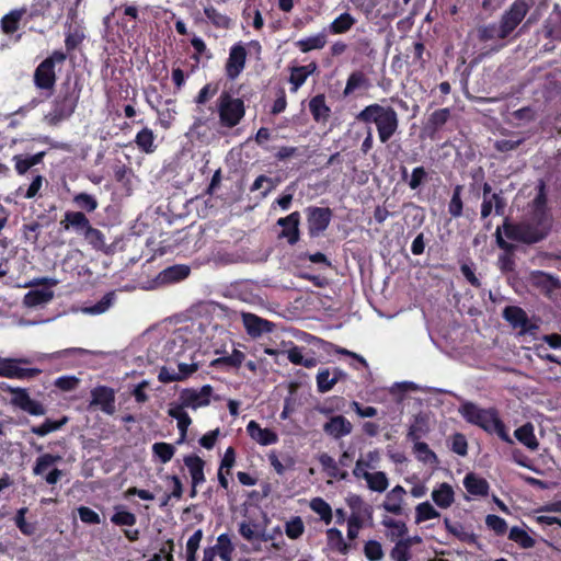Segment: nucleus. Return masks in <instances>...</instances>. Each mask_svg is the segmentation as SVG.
<instances>
[{"label":"nucleus","mask_w":561,"mask_h":561,"mask_svg":"<svg viewBox=\"0 0 561 561\" xmlns=\"http://www.w3.org/2000/svg\"><path fill=\"white\" fill-rule=\"evenodd\" d=\"M316 70L317 65L314 62H310L306 66L293 67L289 77L291 92H297L298 89L306 82L307 78Z\"/></svg>","instance_id":"c756f323"},{"label":"nucleus","mask_w":561,"mask_h":561,"mask_svg":"<svg viewBox=\"0 0 561 561\" xmlns=\"http://www.w3.org/2000/svg\"><path fill=\"white\" fill-rule=\"evenodd\" d=\"M184 463L187 467L192 478V496L195 495V489L205 482L204 476V460L198 456H187L184 458Z\"/></svg>","instance_id":"a878e982"},{"label":"nucleus","mask_w":561,"mask_h":561,"mask_svg":"<svg viewBox=\"0 0 561 561\" xmlns=\"http://www.w3.org/2000/svg\"><path fill=\"white\" fill-rule=\"evenodd\" d=\"M360 479L366 481L367 488L370 491L382 493L389 486V480L383 471H371Z\"/></svg>","instance_id":"72a5a7b5"},{"label":"nucleus","mask_w":561,"mask_h":561,"mask_svg":"<svg viewBox=\"0 0 561 561\" xmlns=\"http://www.w3.org/2000/svg\"><path fill=\"white\" fill-rule=\"evenodd\" d=\"M305 531V525L299 516L290 518L285 524V534L290 539H298Z\"/></svg>","instance_id":"680f3d73"},{"label":"nucleus","mask_w":561,"mask_h":561,"mask_svg":"<svg viewBox=\"0 0 561 561\" xmlns=\"http://www.w3.org/2000/svg\"><path fill=\"white\" fill-rule=\"evenodd\" d=\"M61 457L58 455L44 454L36 459L33 472L36 476L44 474L55 463L59 462Z\"/></svg>","instance_id":"6e6d98bb"},{"label":"nucleus","mask_w":561,"mask_h":561,"mask_svg":"<svg viewBox=\"0 0 561 561\" xmlns=\"http://www.w3.org/2000/svg\"><path fill=\"white\" fill-rule=\"evenodd\" d=\"M111 522L117 526H134L137 522L136 515L126 511L123 506H115Z\"/></svg>","instance_id":"603ef678"},{"label":"nucleus","mask_w":561,"mask_h":561,"mask_svg":"<svg viewBox=\"0 0 561 561\" xmlns=\"http://www.w3.org/2000/svg\"><path fill=\"white\" fill-rule=\"evenodd\" d=\"M412 442L414 443L413 453L419 461L430 466H436L438 463L436 454L426 443L421 442V439Z\"/></svg>","instance_id":"58836bf2"},{"label":"nucleus","mask_w":561,"mask_h":561,"mask_svg":"<svg viewBox=\"0 0 561 561\" xmlns=\"http://www.w3.org/2000/svg\"><path fill=\"white\" fill-rule=\"evenodd\" d=\"M446 530L463 542H473L476 537L472 530L459 522H451L449 518L444 519Z\"/></svg>","instance_id":"473e14b6"},{"label":"nucleus","mask_w":561,"mask_h":561,"mask_svg":"<svg viewBox=\"0 0 561 561\" xmlns=\"http://www.w3.org/2000/svg\"><path fill=\"white\" fill-rule=\"evenodd\" d=\"M345 377L346 374L339 368H334L332 370L329 368L319 370L317 374L318 391L321 393L330 391L339 380L344 379Z\"/></svg>","instance_id":"4be33fe9"},{"label":"nucleus","mask_w":561,"mask_h":561,"mask_svg":"<svg viewBox=\"0 0 561 561\" xmlns=\"http://www.w3.org/2000/svg\"><path fill=\"white\" fill-rule=\"evenodd\" d=\"M73 202L78 207L89 213L94 211L98 208L96 199L92 195L87 193H80L76 195Z\"/></svg>","instance_id":"774afa93"},{"label":"nucleus","mask_w":561,"mask_h":561,"mask_svg":"<svg viewBox=\"0 0 561 561\" xmlns=\"http://www.w3.org/2000/svg\"><path fill=\"white\" fill-rule=\"evenodd\" d=\"M309 108L316 121H324L329 116V107L325 105L324 98L322 95H317L311 99L309 103Z\"/></svg>","instance_id":"864d4df0"},{"label":"nucleus","mask_w":561,"mask_h":561,"mask_svg":"<svg viewBox=\"0 0 561 561\" xmlns=\"http://www.w3.org/2000/svg\"><path fill=\"white\" fill-rule=\"evenodd\" d=\"M404 494L405 490L401 485H396L386 494L385 501L382 503V508L388 513L401 515L403 511L402 505Z\"/></svg>","instance_id":"bb28decb"},{"label":"nucleus","mask_w":561,"mask_h":561,"mask_svg":"<svg viewBox=\"0 0 561 561\" xmlns=\"http://www.w3.org/2000/svg\"><path fill=\"white\" fill-rule=\"evenodd\" d=\"M459 413L468 423L488 433H495L505 443L513 444V439L494 409H481L472 402H465L459 407Z\"/></svg>","instance_id":"f257e3e1"},{"label":"nucleus","mask_w":561,"mask_h":561,"mask_svg":"<svg viewBox=\"0 0 561 561\" xmlns=\"http://www.w3.org/2000/svg\"><path fill=\"white\" fill-rule=\"evenodd\" d=\"M204 14L209 22H211L214 25L218 27L226 28L230 24L229 18L225 14H221L217 9H215L211 5L206 7L204 9Z\"/></svg>","instance_id":"e2e57ef3"},{"label":"nucleus","mask_w":561,"mask_h":561,"mask_svg":"<svg viewBox=\"0 0 561 561\" xmlns=\"http://www.w3.org/2000/svg\"><path fill=\"white\" fill-rule=\"evenodd\" d=\"M66 60V54L56 50L48 58L39 64L37 67L34 81L39 89H50L54 87L56 81L55 65L62 64Z\"/></svg>","instance_id":"9d476101"},{"label":"nucleus","mask_w":561,"mask_h":561,"mask_svg":"<svg viewBox=\"0 0 561 561\" xmlns=\"http://www.w3.org/2000/svg\"><path fill=\"white\" fill-rule=\"evenodd\" d=\"M43 153H36L31 157L14 156L15 170L19 174H24L33 165L38 164L42 161Z\"/></svg>","instance_id":"4d7b16f0"},{"label":"nucleus","mask_w":561,"mask_h":561,"mask_svg":"<svg viewBox=\"0 0 561 561\" xmlns=\"http://www.w3.org/2000/svg\"><path fill=\"white\" fill-rule=\"evenodd\" d=\"M218 114L220 124L232 128L240 123L245 114L244 103L241 99L224 93L218 100Z\"/></svg>","instance_id":"0eeeda50"},{"label":"nucleus","mask_w":561,"mask_h":561,"mask_svg":"<svg viewBox=\"0 0 561 561\" xmlns=\"http://www.w3.org/2000/svg\"><path fill=\"white\" fill-rule=\"evenodd\" d=\"M531 0H514L511 5L503 12L500 24L502 25V34L511 35L516 27L524 21L531 8Z\"/></svg>","instance_id":"1a4fd4ad"},{"label":"nucleus","mask_w":561,"mask_h":561,"mask_svg":"<svg viewBox=\"0 0 561 561\" xmlns=\"http://www.w3.org/2000/svg\"><path fill=\"white\" fill-rule=\"evenodd\" d=\"M516 439L529 448L530 450H536L538 448V440L535 436L534 426L530 423L524 424L518 427L514 433Z\"/></svg>","instance_id":"e433bc0d"},{"label":"nucleus","mask_w":561,"mask_h":561,"mask_svg":"<svg viewBox=\"0 0 561 561\" xmlns=\"http://www.w3.org/2000/svg\"><path fill=\"white\" fill-rule=\"evenodd\" d=\"M382 526L386 528V536L391 541L405 540L408 536V527L404 522L394 519L390 516H383L381 520Z\"/></svg>","instance_id":"393cba45"},{"label":"nucleus","mask_w":561,"mask_h":561,"mask_svg":"<svg viewBox=\"0 0 561 561\" xmlns=\"http://www.w3.org/2000/svg\"><path fill=\"white\" fill-rule=\"evenodd\" d=\"M242 323L245 328L247 333L251 337H259L263 333L272 332L274 329V324L265 319H262L250 312L241 313Z\"/></svg>","instance_id":"dca6fc26"},{"label":"nucleus","mask_w":561,"mask_h":561,"mask_svg":"<svg viewBox=\"0 0 561 561\" xmlns=\"http://www.w3.org/2000/svg\"><path fill=\"white\" fill-rule=\"evenodd\" d=\"M79 100V91L76 88L68 87L61 91L53 104L51 111L46 115V119L51 124H57L71 116Z\"/></svg>","instance_id":"423d86ee"},{"label":"nucleus","mask_w":561,"mask_h":561,"mask_svg":"<svg viewBox=\"0 0 561 561\" xmlns=\"http://www.w3.org/2000/svg\"><path fill=\"white\" fill-rule=\"evenodd\" d=\"M463 486L471 495L484 496L489 493L490 485L488 481L476 473H468L463 478Z\"/></svg>","instance_id":"7c9ffc66"},{"label":"nucleus","mask_w":561,"mask_h":561,"mask_svg":"<svg viewBox=\"0 0 561 561\" xmlns=\"http://www.w3.org/2000/svg\"><path fill=\"white\" fill-rule=\"evenodd\" d=\"M368 87L369 81L367 77L360 71H355L351 73L347 79L346 87L344 89V95H350L356 90L367 89Z\"/></svg>","instance_id":"a18cd8bd"},{"label":"nucleus","mask_w":561,"mask_h":561,"mask_svg":"<svg viewBox=\"0 0 561 561\" xmlns=\"http://www.w3.org/2000/svg\"><path fill=\"white\" fill-rule=\"evenodd\" d=\"M203 539V530L197 529L187 539L185 547V561H197V551Z\"/></svg>","instance_id":"8fccbe9b"},{"label":"nucleus","mask_w":561,"mask_h":561,"mask_svg":"<svg viewBox=\"0 0 561 561\" xmlns=\"http://www.w3.org/2000/svg\"><path fill=\"white\" fill-rule=\"evenodd\" d=\"M327 44V35L324 32L301 38L295 43V45L302 53H308L314 49H321Z\"/></svg>","instance_id":"4c0bfd02"},{"label":"nucleus","mask_w":561,"mask_h":561,"mask_svg":"<svg viewBox=\"0 0 561 561\" xmlns=\"http://www.w3.org/2000/svg\"><path fill=\"white\" fill-rule=\"evenodd\" d=\"M168 414L172 419L176 420L178 430L180 432L178 444L184 443L186 439L188 426L192 423L190 415L185 412L183 405H179L176 403H171L169 405Z\"/></svg>","instance_id":"b1692460"},{"label":"nucleus","mask_w":561,"mask_h":561,"mask_svg":"<svg viewBox=\"0 0 561 561\" xmlns=\"http://www.w3.org/2000/svg\"><path fill=\"white\" fill-rule=\"evenodd\" d=\"M355 23V18L352 16L350 13L344 12L331 22V24L329 25V31L332 34H343L350 31Z\"/></svg>","instance_id":"79ce46f5"},{"label":"nucleus","mask_w":561,"mask_h":561,"mask_svg":"<svg viewBox=\"0 0 561 561\" xmlns=\"http://www.w3.org/2000/svg\"><path fill=\"white\" fill-rule=\"evenodd\" d=\"M432 417L428 413H419L414 415L412 423L409 426L408 438L410 440H420L423 436L427 435L431 431Z\"/></svg>","instance_id":"412c9836"},{"label":"nucleus","mask_w":561,"mask_h":561,"mask_svg":"<svg viewBox=\"0 0 561 561\" xmlns=\"http://www.w3.org/2000/svg\"><path fill=\"white\" fill-rule=\"evenodd\" d=\"M213 388L205 385L199 389L186 388L180 392L179 405L193 410L207 407L211 401Z\"/></svg>","instance_id":"f8f14e48"},{"label":"nucleus","mask_w":561,"mask_h":561,"mask_svg":"<svg viewBox=\"0 0 561 561\" xmlns=\"http://www.w3.org/2000/svg\"><path fill=\"white\" fill-rule=\"evenodd\" d=\"M123 18L119 20V26L125 34H130L136 30V21L139 16V11L135 5H123Z\"/></svg>","instance_id":"ea45409f"},{"label":"nucleus","mask_w":561,"mask_h":561,"mask_svg":"<svg viewBox=\"0 0 561 561\" xmlns=\"http://www.w3.org/2000/svg\"><path fill=\"white\" fill-rule=\"evenodd\" d=\"M114 299H115V294L107 293L106 295L103 296V298L100 301H98L96 304H94L92 306L82 308L81 311H82V313L92 314V316L102 314L111 308V306L114 302Z\"/></svg>","instance_id":"de8ad7c7"},{"label":"nucleus","mask_w":561,"mask_h":561,"mask_svg":"<svg viewBox=\"0 0 561 561\" xmlns=\"http://www.w3.org/2000/svg\"><path fill=\"white\" fill-rule=\"evenodd\" d=\"M420 541L419 537L405 538V540L394 541V547L391 550V558L394 561H409L410 560V548L414 542Z\"/></svg>","instance_id":"a19ab883"},{"label":"nucleus","mask_w":561,"mask_h":561,"mask_svg":"<svg viewBox=\"0 0 561 561\" xmlns=\"http://www.w3.org/2000/svg\"><path fill=\"white\" fill-rule=\"evenodd\" d=\"M190 267L184 264L173 265L161 271L157 276L160 285H167L185 279L190 274Z\"/></svg>","instance_id":"c85d7f7f"},{"label":"nucleus","mask_w":561,"mask_h":561,"mask_svg":"<svg viewBox=\"0 0 561 561\" xmlns=\"http://www.w3.org/2000/svg\"><path fill=\"white\" fill-rule=\"evenodd\" d=\"M60 225L65 230L72 229L79 234H83L90 227V221L81 211H66Z\"/></svg>","instance_id":"5701e85b"},{"label":"nucleus","mask_w":561,"mask_h":561,"mask_svg":"<svg viewBox=\"0 0 561 561\" xmlns=\"http://www.w3.org/2000/svg\"><path fill=\"white\" fill-rule=\"evenodd\" d=\"M23 11H11L5 14L1 20L2 31L7 34L13 33L18 30L19 21L21 20Z\"/></svg>","instance_id":"0e129e2a"},{"label":"nucleus","mask_w":561,"mask_h":561,"mask_svg":"<svg viewBox=\"0 0 561 561\" xmlns=\"http://www.w3.org/2000/svg\"><path fill=\"white\" fill-rule=\"evenodd\" d=\"M508 538L524 549L533 548L536 543L525 529L517 526L511 528Z\"/></svg>","instance_id":"09e8293b"},{"label":"nucleus","mask_w":561,"mask_h":561,"mask_svg":"<svg viewBox=\"0 0 561 561\" xmlns=\"http://www.w3.org/2000/svg\"><path fill=\"white\" fill-rule=\"evenodd\" d=\"M284 352H286L288 360L294 365H301L306 368H312L317 365L314 357L305 358L302 355V348L295 344H285Z\"/></svg>","instance_id":"2f4dec72"},{"label":"nucleus","mask_w":561,"mask_h":561,"mask_svg":"<svg viewBox=\"0 0 561 561\" xmlns=\"http://www.w3.org/2000/svg\"><path fill=\"white\" fill-rule=\"evenodd\" d=\"M99 407L105 414L115 413V392L113 389L100 386L91 391L90 407Z\"/></svg>","instance_id":"2eb2a0df"},{"label":"nucleus","mask_w":561,"mask_h":561,"mask_svg":"<svg viewBox=\"0 0 561 561\" xmlns=\"http://www.w3.org/2000/svg\"><path fill=\"white\" fill-rule=\"evenodd\" d=\"M1 389L11 393L12 397L10 399V403L14 408L20 409L21 411L26 412L32 416H42L46 413V408L44 404L31 398L26 388L12 387L10 385L3 383Z\"/></svg>","instance_id":"6e6552de"},{"label":"nucleus","mask_w":561,"mask_h":561,"mask_svg":"<svg viewBox=\"0 0 561 561\" xmlns=\"http://www.w3.org/2000/svg\"><path fill=\"white\" fill-rule=\"evenodd\" d=\"M221 561H232L234 545L228 534H221L215 546H211Z\"/></svg>","instance_id":"c9c22d12"},{"label":"nucleus","mask_w":561,"mask_h":561,"mask_svg":"<svg viewBox=\"0 0 561 561\" xmlns=\"http://www.w3.org/2000/svg\"><path fill=\"white\" fill-rule=\"evenodd\" d=\"M328 547L341 554H346L350 550V545L345 541L342 531L337 528H329L327 530Z\"/></svg>","instance_id":"f704fd0d"},{"label":"nucleus","mask_w":561,"mask_h":561,"mask_svg":"<svg viewBox=\"0 0 561 561\" xmlns=\"http://www.w3.org/2000/svg\"><path fill=\"white\" fill-rule=\"evenodd\" d=\"M503 316L514 327H524L527 322L526 313L518 307H506Z\"/></svg>","instance_id":"bf43d9fd"},{"label":"nucleus","mask_w":561,"mask_h":561,"mask_svg":"<svg viewBox=\"0 0 561 561\" xmlns=\"http://www.w3.org/2000/svg\"><path fill=\"white\" fill-rule=\"evenodd\" d=\"M365 557L369 561H380L383 558V550L377 540H368L364 546Z\"/></svg>","instance_id":"338daca9"},{"label":"nucleus","mask_w":561,"mask_h":561,"mask_svg":"<svg viewBox=\"0 0 561 561\" xmlns=\"http://www.w3.org/2000/svg\"><path fill=\"white\" fill-rule=\"evenodd\" d=\"M357 119L374 123L380 142L386 144L398 130L399 117L391 106L370 104L357 114Z\"/></svg>","instance_id":"f03ea898"},{"label":"nucleus","mask_w":561,"mask_h":561,"mask_svg":"<svg viewBox=\"0 0 561 561\" xmlns=\"http://www.w3.org/2000/svg\"><path fill=\"white\" fill-rule=\"evenodd\" d=\"M57 284L58 280L56 278L43 277L33 279L30 285L34 288L24 295L23 305L28 308H36L49 304L55 296L53 288Z\"/></svg>","instance_id":"20e7f679"},{"label":"nucleus","mask_w":561,"mask_h":561,"mask_svg":"<svg viewBox=\"0 0 561 561\" xmlns=\"http://www.w3.org/2000/svg\"><path fill=\"white\" fill-rule=\"evenodd\" d=\"M543 32L548 38H561V13L553 12L549 15L543 26Z\"/></svg>","instance_id":"49530a36"},{"label":"nucleus","mask_w":561,"mask_h":561,"mask_svg":"<svg viewBox=\"0 0 561 561\" xmlns=\"http://www.w3.org/2000/svg\"><path fill=\"white\" fill-rule=\"evenodd\" d=\"M535 206L540 216L537 226L533 227L528 224L512 225L504 222L503 230L508 239L534 243L545 238L550 229V219L542 211L543 198L541 194L535 199Z\"/></svg>","instance_id":"7ed1b4c3"},{"label":"nucleus","mask_w":561,"mask_h":561,"mask_svg":"<svg viewBox=\"0 0 561 561\" xmlns=\"http://www.w3.org/2000/svg\"><path fill=\"white\" fill-rule=\"evenodd\" d=\"M310 508L329 525L332 522V508L323 499L314 497L310 501Z\"/></svg>","instance_id":"3c124183"},{"label":"nucleus","mask_w":561,"mask_h":561,"mask_svg":"<svg viewBox=\"0 0 561 561\" xmlns=\"http://www.w3.org/2000/svg\"><path fill=\"white\" fill-rule=\"evenodd\" d=\"M455 490L447 483H438L431 493V497L435 505L442 510L449 508L455 503Z\"/></svg>","instance_id":"aec40b11"},{"label":"nucleus","mask_w":561,"mask_h":561,"mask_svg":"<svg viewBox=\"0 0 561 561\" xmlns=\"http://www.w3.org/2000/svg\"><path fill=\"white\" fill-rule=\"evenodd\" d=\"M364 525L363 518L359 513L353 512L347 518V538L355 540L358 537L359 530Z\"/></svg>","instance_id":"69168bd1"},{"label":"nucleus","mask_w":561,"mask_h":561,"mask_svg":"<svg viewBox=\"0 0 561 561\" xmlns=\"http://www.w3.org/2000/svg\"><path fill=\"white\" fill-rule=\"evenodd\" d=\"M249 436L261 446H268L278 442V435L271 428H263L256 421H250L247 425Z\"/></svg>","instance_id":"a211bd4d"},{"label":"nucleus","mask_w":561,"mask_h":561,"mask_svg":"<svg viewBox=\"0 0 561 561\" xmlns=\"http://www.w3.org/2000/svg\"><path fill=\"white\" fill-rule=\"evenodd\" d=\"M380 462V453L377 449L369 450L366 454L359 456L356 460L355 467L353 469V476L356 479H360L365 474L376 471L377 467Z\"/></svg>","instance_id":"f3484780"},{"label":"nucleus","mask_w":561,"mask_h":561,"mask_svg":"<svg viewBox=\"0 0 561 561\" xmlns=\"http://www.w3.org/2000/svg\"><path fill=\"white\" fill-rule=\"evenodd\" d=\"M199 365L194 357L190 362L178 360L176 364H168L160 368L158 379L163 382L182 381L192 376Z\"/></svg>","instance_id":"9b49d317"},{"label":"nucleus","mask_w":561,"mask_h":561,"mask_svg":"<svg viewBox=\"0 0 561 561\" xmlns=\"http://www.w3.org/2000/svg\"><path fill=\"white\" fill-rule=\"evenodd\" d=\"M152 453L162 463H167L173 458L175 447L168 443H154L152 445Z\"/></svg>","instance_id":"13d9d810"},{"label":"nucleus","mask_w":561,"mask_h":561,"mask_svg":"<svg viewBox=\"0 0 561 561\" xmlns=\"http://www.w3.org/2000/svg\"><path fill=\"white\" fill-rule=\"evenodd\" d=\"M331 221V210L323 207H309L307 208V222L309 233L312 237L319 236L323 232Z\"/></svg>","instance_id":"4468645a"},{"label":"nucleus","mask_w":561,"mask_h":561,"mask_svg":"<svg viewBox=\"0 0 561 561\" xmlns=\"http://www.w3.org/2000/svg\"><path fill=\"white\" fill-rule=\"evenodd\" d=\"M323 431L327 435L339 439L350 435L353 431V425L343 415H335L331 416L329 421L323 424Z\"/></svg>","instance_id":"6ab92c4d"},{"label":"nucleus","mask_w":561,"mask_h":561,"mask_svg":"<svg viewBox=\"0 0 561 561\" xmlns=\"http://www.w3.org/2000/svg\"><path fill=\"white\" fill-rule=\"evenodd\" d=\"M299 221L300 215L298 211H294L287 217L279 218L277 221V224L284 228L282 236L287 238L290 244L296 243L299 239Z\"/></svg>","instance_id":"cd10ccee"},{"label":"nucleus","mask_w":561,"mask_h":561,"mask_svg":"<svg viewBox=\"0 0 561 561\" xmlns=\"http://www.w3.org/2000/svg\"><path fill=\"white\" fill-rule=\"evenodd\" d=\"M67 417H64L62 420L60 421H51V420H46L43 424H41L39 426H33L31 428V432L37 436H45L51 432H55L57 430H59L64 424L67 423Z\"/></svg>","instance_id":"052dcab7"},{"label":"nucleus","mask_w":561,"mask_h":561,"mask_svg":"<svg viewBox=\"0 0 561 561\" xmlns=\"http://www.w3.org/2000/svg\"><path fill=\"white\" fill-rule=\"evenodd\" d=\"M247 55L243 43H237L230 47L229 56L225 65L228 79L234 80L240 76L245 67Z\"/></svg>","instance_id":"ddd939ff"},{"label":"nucleus","mask_w":561,"mask_h":561,"mask_svg":"<svg viewBox=\"0 0 561 561\" xmlns=\"http://www.w3.org/2000/svg\"><path fill=\"white\" fill-rule=\"evenodd\" d=\"M478 36L480 41L488 42L493 39H504L507 35L502 34V25L488 24L478 28Z\"/></svg>","instance_id":"5fc2aeb1"},{"label":"nucleus","mask_w":561,"mask_h":561,"mask_svg":"<svg viewBox=\"0 0 561 561\" xmlns=\"http://www.w3.org/2000/svg\"><path fill=\"white\" fill-rule=\"evenodd\" d=\"M439 517L440 513L427 501L417 504L415 507V523L417 524Z\"/></svg>","instance_id":"c03bdc74"},{"label":"nucleus","mask_w":561,"mask_h":561,"mask_svg":"<svg viewBox=\"0 0 561 561\" xmlns=\"http://www.w3.org/2000/svg\"><path fill=\"white\" fill-rule=\"evenodd\" d=\"M135 142L137 147L146 153H151L156 150L154 134L148 127H145L138 131L135 138Z\"/></svg>","instance_id":"37998d69"},{"label":"nucleus","mask_w":561,"mask_h":561,"mask_svg":"<svg viewBox=\"0 0 561 561\" xmlns=\"http://www.w3.org/2000/svg\"><path fill=\"white\" fill-rule=\"evenodd\" d=\"M32 360L27 357H1L0 356V377L8 379L28 380L38 376L42 370L38 368H27L22 365H28Z\"/></svg>","instance_id":"39448f33"}]
</instances>
